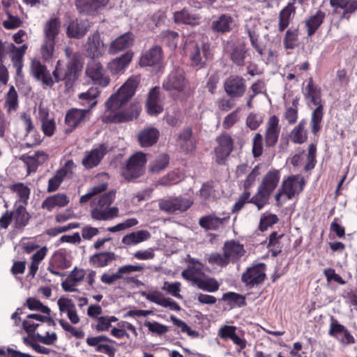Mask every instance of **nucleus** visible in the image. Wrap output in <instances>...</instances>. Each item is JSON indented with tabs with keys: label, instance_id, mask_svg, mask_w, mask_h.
I'll return each instance as SVG.
<instances>
[{
	"label": "nucleus",
	"instance_id": "41",
	"mask_svg": "<svg viewBox=\"0 0 357 357\" xmlns=\"http://www.w3.org/2000/svg\"><path fill=\"white\" fill-rule=\"evenodd\" d=\"M324 105L316 106L311 114L310 126L311 132L316 135L321 129V123L324 118Z\"/></svg>",
	"mask_w": 357,
	"mask_h": 357
},
{
	"label": "nucleus",
	"instance_id": "27",
	"mask_svg": "<svg viewBox=\"0 0 357 357\" xmlns=\"http://www.w3.org/2000/svg\"><path fill=\"white\" fill-rule=\"evenodd\" d=\"M104 44L100 40L99 33H96L88 37L86 45V50L91 59H96L101 56L104 52Z\"/></svg>",
	"mask_w": 357,
	"mask_h": 357
},
{
	"label": "nucleus",
	"instance_id": "48",
	"mask_svg": "<svg viewBox=\"0 0 357 357\" xmlns=\"http://www.w3.org/2000/svg\"><path fill=\"white\" fill-rule=\"evenodd\" d=\"M298 40V29H289L284 36L283 44L286 50H292L296 45Z\"/></svg>",
	"mask_w": 357,
	"mask_h": 357
},
{
	"label": "nucleus",
	"instance_id": "45",
	"mask_svg": "<svg viewBox=\"0 0 357 357\" xmlns=\"http://www.w3.org/2000/svg\"><path fill=\"white\" fill-rule=\"evenodd\" d=\"M270 195L271 194L259 187L257 192L248 201V203L255 204L260 211L268 204Z\"/></svg>",
	"mask_w": 357,
	"mask_h": 357
},
{
	"label": "nucleus",
	"instance_id": "40",
	"mask_svg": "<svg viewBox=\"0 0 357 357\" xmlns=\"http://www.w3.org/2000/svg\"><path fill=\"white\" fill-rule=\"evenodd\" d=\"M88 29L84 23L78 20H72L67 27L66 34L69 38L79 39L84 37Z\"/></svg>",
	"mask_w": 357,
	"mask_h": 357
},
{
	"label": "nucleus",
	"instance_id": "35",
	"mask_svg": "<svg viewBox=\"0 0 357 357\" xmlns=\"http://www.w3.org/2000/svg\"><path fill=\"white\" fill-rule=\"evenodd\" d=\"M229 216L222 218L216 217L214 215H208L202 217L199 220V225L207 230H217L220 226L227 222Z\"/></svg>",
	"mask_w": 357,
	"mask_h": 357
},
{
	"label": "nucleus",
	"instance_id": "42",
	"mask_svg": "<svg viewBox=\"0 0 357 357\" xmlns=\"http://www.w3.org/2000/svg\"><path fill=\"white\" fill-rule=\"evenodd\" d=\"M305 125V119H302L290 132L289 137L294 143L301 144L307 140V133L304 129Z\"/></svg>",
	"mask_w": 357,
	"mask_h": 357
},
{
	"label": "nucleus",
	"instance_id": "17",
	"mask_svg": "<svg viewBox=\"0 0 357 357\" xmlns=\"http://www.w3.org/2000/svg\"><path fill=\"white\" fill-rule=\"evenodd\" d=\"M304 185L303 178L298 180L295 176H291L282 182L281 188L284 192L287 199H291L295 195L303 191Z\"/></svg>",
	"mask_w": 357,
	"mask_h": 357
},
{
	"label": "nucleus",
	"instance_id": "57",
	"mask_svg": "<svg viewBox=\"0 0 357 357\" xmlns=\"http://www.w3.org/2000/svg\"><path fill=\"white\" fill-rule=\"evenodd\" d=\"M158 207L160 211L168 214L176 213L173 196L160 199L158 202Z\"/></svg>",
	"mask_w": 357,
	"mask_h": 357
},
{
	"label": "nucleus",
	"instance_id": "29",
	"mask_svg": "<svg viewBox=\"0 0 357 357\" xmlns=\"http://www.w3.org/2000/svg\"><path fill=\"white\" fill-rule=\"evenodd\" d=\"M174 19L176 24L195 26L199 24L201 17L196 13L190 12L187 8H184L174 13Z\"/></svg>",
	"mask_w": 357,
	"mask_h": 357
},
{
	"label": "nucleus",
	"instance_id": "30",
	"mask_svg": "<svg viewBox=\"0 0 357 357\" xmlns=\"http://www.w3.org/2000/svg\"><path fill=\"white\" fill-rule=\"evenodd\" d=\"M247 56H250V54L245 44L241 43L232 46L229 58L234 64L237 66H243Z\"/></svg>",
	"mask_w": 357,
	"mask_h": 357
},
{
	"label": "nucleus",
	"instance_id": "24",
	"mask_svg": "<svg viewBox=\"0 0 357 357\" xmlns=\"http://www.w3.org/2000/svg\"><path fill=\"white\" fill-rule=\"evenodd\" d=\"M306 82L307 85L303 92L305 98L315 106L324 105L321 98V88L314 84L312 78Z\"/></svg>",
	"mask_w": 357,
	"mask_h": 357
},
{
	"label": "nucleus",
	"instance_id": "39",
	"mask_svg": "<svg viewBox=\"0 0 357 357\" xmlns=\"http://www.w3.org/2000/svg\"><path fill=\"white\" fill-rule=\"evenodd\" d=\"M151 234L147 230H139L125 235L121 242L126 245H134L148 240Z\"/></svg>",
	"mask_w": 357,
	"mask_h": 357
},
{
	"label": "nucleus",
	"instance_id": "63",
	"mask_svg": "<svg viewBox=\"0 0 357 357\" xmlns=\"http://www.w3.org/2000/svg\"><path fill=\"white\" fill-rule=\"evenodd\" d=\"M263 152L262 135L256 133L252 139V154L255 158L261 155Z\"/></svg>",
	"mask_w": 357,
	"mask_h": 357
},
{
	"label": "nucleus",
	"instance_id": "34",
	"mask_svg": "<svg viewBox=\"0 0 357 357\" xmlns=\"http://www.w3.org/2000/svg\"><path fill=\"white\" fill-rule=\"evenodd\" d=\"M280 174L279 170L269 171L263 178L261 183L259 186L269 194H271L276 188L280 181Z\"/></svg>",
	"mask_w": 357,
	"mask_h": 357
},
{
	"label": "nucleus",
	"instance_id": "16",
	"mask_svg": "<svg viewBox=\"0 0 357 357\" xmlns=\"http://www.w3.org/2000/svg\"><path fill=\"white\" fill-rule=\"evenodd\" d=\"M74 165V162L72 160H69L66 162L65 165L58 169L55 174L49 179L48 186L47 191L48 192H52L56 191L63 181L64 178L70 172L72 167Z\"/></svg>",
	"mask_w": 357,
	"mask_h": 357
},
{
	"label": "nucleus",
	"instance_id": "25",
	"mask_svg": "<svg viewBox=\"0 0 357 357\" xmlns=\"http://www.w3.org/2000/svg\"><path fill=\"white\" fill-rule=\"evenodd\" d=\"M133 57V52L127 51L119 57L114 59L108 63V70L112 74H118L124 71L130 63Z\"/></svg>",
	"mask_w": 357,
	"mask_h": 357
},
{
	"label": "nucleus",
	"instance_id": "28",
	"mask_svg": "<svg viewBox=\"0 0 357 357\" xmlns=\"http://www.w3.org/2000/svg\"><path fill=\"white\" fill-rule=\"evenodd\" d=\"M330 4L333 8L343 9L340 17L341 20L349 21L351 15L355 14L357 10V1L330 0Z\"/></svg>",
	"mask_w": 357,
	"mask_h": 357
},
{
	"label": "nucleus",
	"instance_id": "26",
	"mask_svg": "<svg viewBox=\"0 0 357 357\" xmlns=\"http://www.w3.org/2000/svg\"><path fill=\"white\" fill-rule=\"evenodd\" d=\"M177 144L183 152L191 153L195 151L196 144L191 128L187 127L179 133Z\"/></svg>",
	"mask_w": 357,
	"mask_h": 357
},
{
	"label": "nucleus",
	"instance_id": "64",
	"mask_svg": "<svg viewBox=\"0 0 357 357\" xmlns=\"http://www.w3.org/2000/svg\"><path fill=\"white\" fill-rule=\"evenodd\" d=\"M263 122V117L259 114L250 113L246 119V125L251 130H256Z\"/></svg>",
	"mask_w": 357,
	"mask_h": 357
},
{
	"label": "nucleus",
	"instance_id": "7",
	"mask_svg": "<svg viewBox=\"0 0 357 357\" xmlns=\"http://www.w3.org/2000/svg\"><path fill=\"white\" fill-rule=\"evenodd\" d=\"M105 72L102 65L97 59H91L88 61L86 75L92 79L95 84L105 87L109 84L110 79L105 76Z\"/></svg>",
	"mask_w": 357,
	"mask_h": 357
},
{
	"label": "nucleus",
	"instance_id": "43",
	"mask_svg": "<svg viewBox=\"0 0 357 357\" xmlns=\"http://www.w3.org/2000/svg\"><path fill=\"white\" fill-rule=\"evenodd\" d=\"M13 216L15 227L17 229L24 227L28 224L31 218L26 208L22 205L16 208Z\"/></svg>",
	"mask_w": 357,
	"mask_h": 357
},
{
	"label": "nucleus",
	"instance_id": "8",
	"mask_svg": "<svg viewBox=\"0 0 357 357\" xmlns=\"http://www.w3.org/2000/svg\"><path fill=\"white\" fill-rule=\"evenodd\" d=\"M216 142L218 146L214 149L216 162L223 165L234 149V139L228 133H223L217 137Z\"/></svg>",
	"mask_w": 357,
	"mask_h": 357
},
{
	"label": "nucleus",
	"instance_id": "51",
	"mask_svg": "<svg viewBox=\"0 0 357 357\" xmlns=\"http://www.w3.org/2000/svg\"><path fill=\"white\" fill-rule=\"evenodd\" d=\"M8 17L7 20L3 21L2 25L7 30L15 29L20 27L22 21L17 17L12 15L10 11H7L6 14Z\"/></svg>",
	"mask_w": 357,
	"mask_h": 357
},
{
	"label": "nucleus",
	"instance_id": "22",
	"mask_svg": "<svg viewBox=\"0 0 357 357\" xmlns=\"http://www.w3.org/2000/svg\"><path fill=\"white\" fill-rule=\"evenodd\" d=\"M279 120L276 116L269 118L265 133V143L268 147L275 146L278 142L280 129L278 126Z\"/></svg>",
	"mask_w": 357,
	"mask_h": 357
},
{
	"label": "nucleus",
	"instance_id": "5",
	"mask_svg": "<svg viewBox=\"0 0 357 357\" xmlns=\"http://www.w3.org/2000/svg\"><path fill=\"white\" fill-rule=\"evenodd\" d=\"M115 198V192L111 190L102 195L97 201V206L91 211V217L96 220H109L118 216L117 207H109Z\"/></svg>",
	"mask_w": 357,
	"mask_h": 357
},
{
	"label": "nucleus",
	"instance_id": "61",
	"mask_svg": "<svg viewBox=\"0 0 357 357\" xmlns=\"http://www.w3.org/2000/svg\"><path fill=\"white\" fill-rule=\"evenodd\" d=\"M144 326L148 328V329L158 335H163L168 332V327L165 325L161 324L158 322L153 321H146L144 323Z\"/></svg>",
	"mask_w": 357,
	"mask_h": 357
},
{
	"label": "nucleus",
	"instance_id": "21",
	"mask_svg": "<svg viewBox=\"0 0 357 357\" xmlns=\"http://www.w3.org/2000/svg\"><path fill=\"white\" fill-rule=\"evenodd\" d=\"M162 49L159 45H153L141 56L139 64L141 66H155L162 61Z\"/></svg>",
	"mask_w": 357,
	"mask_h": 357
},
{
	"label": "nucleus",
	"instance_id": "20",
	"mask_svg": "<svg viewBox=\"0 0 357 357\" xmlns=\"http://www.w3.org/2000/svg\"><path fill=\"white\" fill-rule=\"evenodd\" d=\"M100 91L96 87H91L86 92L78 94L79 103L84 110L89 113L91 109L96 106L97 98L100 96Z\"/></svg>",
	"mask_w": 357,
	"mask_h": 357
},
{
	"label": "nucleus",
	"instance_id": "44",
	"mask_svg": "<svg viewBox=\"0 0 357 357\" xmlns=\"http://www.w3.org/2000/svg\"><path fill=\"white\" fill-rule=\"evenodd\" d=\"M176 213H183L188 211L194 202L192 197L173 196Z\"/></svg>",
	"mask_w": 357,
	"mask_h": 357
},
{
	"label": "nucleus",
	"instance_id": "60",
	"mask_svg": "<svg viewBox=\"0 0 357 357\" xmlns=\"http://www.w3.org/2000/svg\"><path fill=\"white\" fill-rule=\"evenodd\" d=\"M162 289L167 291L169 294L177 298H182L181 295L179 294L181 291V283L179 282L173 283L165 282Z\"/></svg>",
	"mask_w": 357,
	"mask_h": 357
},
{
	"label": "nucleus",
	"instance_id": "49",
	"mask_svg": "<svg viewBox=\"0 0 357 357\" xmlns=\"http://www.w3.org/2000/svg\"><path fill=\"white\" fill-rule=\"evenodd\" d=\"M282 236L278 235L276 231H273L269 236L268 247L271 248L273 257H277L282 252L280 239Z\"/></svg>",
	"mask_w": 357,
	"mask_h": 357
},
{
	"label": "nucleus",
	"instance_id": "6",
	"mask_svg": "<svg viewBox=\"0 0 357 357\" xmlns=\"http://www.w3.org/2000/svg\"><path fill=\"white\" fill-rule=\"evenodd\" d=\"M146 162V154L142 152L135 153L123 168L122 176L129 181L140 177L144 172Z\"/></svg>",
	"mask_w": 357,
	"mask_h": 357
},
{
	"label": "nucleus",
	"instance_id": "32",
	"mask_svg": "<svg viewBox=\"0 0 357 357\" xmlns=\"http://www.w3.org/2000/svg\"><path fill=\"white\" fill-rule=\"evenodd\" d=\"M69 198L66 195L58 193L47 197L42 203L41 207L48 211H52L55 207H64L69 203Z\"/></svg>",
	"mask_w": 357,
	"mask_h": 357
},
{
	"label": "nucleus",
	"instance_id": "4",
	"mask_svg": "<svg viewBox=\"0 0 357 357\" xmlns=\"http://www.w3.org/2000/svg\"><path fill=\"white\" fill-rule=\"evenodd\" d=\"M61 27V19L58 17H50L43 25V39L40 47V54L45 61H50L55 51L56 39Z\"/></svg>",
	"mask_w": 357,
	"mask_h": 357
},
{
	"label": "nucleus",
	"instance_id": "47",
	"mask_svg": "<svg viewBox=\"0 0 357 357\" xmlns=\"http://www.w3.org/2000/svg\"><path fill=\"white\" fill-rule=\"evenodd\" d=\"M222 300L228 301L231 307H243L246 305L245 296L235 292L229 291L224 294Z\"/></svg>",
	"mask_w": 357,
	"mask_h": 357
},
{
	"label": "nucleus",
	"instance_id": "52",
	"mask_svg": "<svg viewBox=\"0 0 357 357\" xmlns=\"http://www.w3.org/2000/svg\"><path fill=\"white\" fill-rule=\"evenodd\" d=\"M11 190L17 193L21 202L26 204L29 198L30 189L22 183H18L11 186Z\"/></svg>",
	"mask_w": 357,
	"mask_h": 357
},
{
	"label": "nucleus",
	"instance_id": "36",
	"mask_svg": "<svg viewBox=\"0 0 357 357\" xmlns=\"http://www.w3.org/2000/svg\"><path fill=\"white\" fill-rule=\"evenodd\" d=\"M116 255L112 252H97L89 258V263L91 265L102 268L107 266L112 261L116 260Z\"/></svg>",
	"mask_w": 357,
	"mask_h": 357
},
{
	"label": "nucleus",
	"instance_id": "9",
	"mask_svg": "<svg viewBox=\"0 0 357 357\" xmlns=\"http://www.w3.org/2000/svg\"><path fill=\"white\" fill-rule=\"evenodd\" d=\"M30 75L37 81L40 82L43 86L52 87L54 79L47 70V66L40 60L33 59L30 65Z\"/></svg>",
	"mask_w": 357,
	"mask_h": 357
},
{
	"label": "nucleus",
	"instance_id": "59",
	"mask_svg": "<svg viewBox=\"0 0 357 357\" xmlns=\"http://www.w3.org/2000/svg\"><path fill=\"white\" fill-rule=\"evenodd\" d=\"M137 224L138 220L136 218H129L115 226L108 227L107 230L109 232H117L135 226Z\"/></svg>",
	"mask_w": 357,
	"mask_h": 357
},
{
	"label": "nucleus",
	"instance_id": "2",
	"mask_svg": "<svg viewBox=\"0 0 357 357\" xmlns=\"http://www.w3.org/2000/svg\"><path fill=\"white\" fill-rule=\"evenodd\" d=\"M83 65L84 57L80 52H76L65 65L57 61L52 72L54 82H64L65 88L71 89L80 77Z\"/></svg>",
	"mask_w": 357,
	"mask_h": 357
},
{
	"label": "nucleus",
	"instance_id": "12",
	"mask_svg": "<svg viewBox=\"0 0 357 357\" xmlns=\"http://www.w3.org/2000/svg\"><path fill=\"white\" fill-rule=\"evenodd\" d=\"M190 58L192 66L197 68V69L205 68L207 61L212 58L209 44L203 43L201 47L197 44L193 45Z\"/></svg>",
	"mask_w": 357,
	"mask_h": 357
},
{
	"label": "nucleus",
	"instance_id": "50",
	"mask_svg": "<svg viewBox=\"0 0 357 357\" xmlns=\"http://www.w3.org/2000/svg\"><path fill=\"white\" fill-rule=\"evenodd\" d=\"M199 289H202L204 291L208 292H215L218 290L220 287V284L218 281L213 278H208L206 280H203L201 278L200 280L197 281V284Z\"/></svg>",
	"mask_w": 357,
	"mask_h": 357
},
{
	"label": "nucleus",
	"instance_id": "54",
	"mask_svg": "<svg viewBox=\"0 0 357 357\" xmlns=\"http://www.w3.org/2000/svg\"><path fill=\"white\" fill-rule=\"evenodd\" d=\"M6 104L8 107V110H15L18 105V96L17 93L14 88L11 86L7 93L6 98Z\"/></svg>",
	"mask_w": 357,
	"mask_h": 357
},
{
	"label": "nucleus",
	"instance_id": "55",
	"mask_svg": "<svg viewBox=\"0 0 357 357\" xmlns=\"http://www.w3.org/2000/svg\"><path fill=\"white\" fill-rule=\"evenodd\" d=\"M278 222V218L275 214H263L261 217L259 229L261 231H266L268 227L276 224Z\"/></svg>",
	"mask_w": 357,
	"mask_h": 357
},
{
	"label": "nucleus",
	"instance_id": "46",
	"mask_svg": "<svg viewBox=\"0 0 357 357\" xmlns=\"http://www.w3.org/2000/svg\"><path fill=\"white\" fill-rule=\"evenodd\" d=\"M169 157L166 153L160 154L149 165V170L153 173H158L165 169L169 165Z\"/></svg>",
	"mask_w": 357,
	"mask_h": 357
},
{
	"label": "nucleus",
	"instance_id": "15",
	"mask_svg": "<svg viewBox=\"0 0 357 357\" xmlns=\"http://www.w3.org/2000/svg\"><path fill=\"white\" fill-rule=\"evenodd\" d=\"M107 148L105 144H101L91 151H86L82 162V165L86 169H91L98 166L106 154Z\"/></svg>",
	"mask_w": 357,
	"mask_h": 357
},
{
	"label": "nucleus",
	"instance_id": "38",
	"mask_svg": "<svg viewBox=\"0 0 357 357\" xmlns=\"http://www.w3.org/2000/svg\"><path fill=\"white\" fill-rule=\"evenodd\" d=\"M326 14L324 12L319 10L316 13L309 17L305 22V26L307 31V36L310 37L314 34L317 30L322 24Z\"/></svg>",
	"mask_w": 357,
	"mask_h": 357
},
{
	"label": "nucleus",
	"instance_id": "13",
	"mask_svg": "<svg viewBox=\"0 0 357 357\" xmlns=\"http://www.w3.org/2000/svg\"><path fill=\"white\" fill-rule=\"evenodd\" d=\"M109 0H75V4L79 13L96 15L108 4Z\"/></svg>",
	"mask_w": 357,
	"mask_h": 357
},
{
	"label": "nucleus",
	"instance_id": "62",
	"mask_svg": "<svg viewBox=\"0 0 357 357\" xmlns=\"http://www.w3.org/2000/svg\"><path fill=\"white\" fill-rule=\"evenodd\" d=\"M208 262L211 264H216L223 267L226 266L229 263V261L223 252V255L218 252L212 253L208 257Z\"/></svg>",
	"mask_w": 357,
	"mask_h": 357
},
{
	"label": "nucleus",
	"instance_id": "53",
	"mask_svg": "<svg viewBox=\"0 0 357 357\" xmlns=\"http://www.w3.org/2000/svg\"><path fill=\"white\" fill-rule=\"evenodd\" d=\"M141 295L146 300L156 303L160 306L162 305L164 300L166 299V298L164 297L163 294L158 290L150 291L149 292L142 291Z\"/></svg>",
	"mask_w": 357,
	"mask_h": 357
},
{
	"label": "nucleus",
	"instance_id": "11",
	"mask_svg": "<svg viewBox=\"0 0 357 357\" xmlns=\"http://www.w3.org/2000/svg\"><path fill=\"white\" fill-rule=\"evenodd\" d=\"M224 90L231 98H241L246 91L245 80L239 75H230L225 80Z\"/></svg>",
	"mask_w": 357,
	"mask_h": 357
},
{
	"label": "nucleus",
	"instance_id": "33",
	"mask_svg": "<svg viewBox=\"0 0 357 357\" xmlns=\"http://www.w3.org/2000/svg\"><path fill=\"white\" fill-rule=\"evenodd\" d=\"M296 0H290L287 5L280 12L278 29L283 31L289 24L291 16L296 13L294 4Z\"/></svg>",
	"mask_w": 357,
	"mask_h": 357
},
{
	"label": "nucleus",
	"instance_id": "56",
	"mask_svg": "<svg viewBox=\"0 0 357 357\" xmlns=\"http://www.w3.org/2000/svg\"><path fill=\"white\" fill-rule=\"evenodd\" d=\"M26 304L28 308L31 310H38L48 315L51 312L50 309L47 306L44 305L40 301L36 298H29L26 300Z\"/></svg>",
	"mask_w": 357,
	"mask_h": 357
},
{
	"label": "nucleus",
	"instance_id": "18",
	"mask_svg": "<svg viewBox=\"0 0 357 357\" xmlns=\"http://www.w3.org/2000/svg\"><path fill=\"white\" fill-rule=\"evenodd\" d=\"M135 37L132 33L127 32L113 40L109 47L110 54H116L130 47L134 43Z\"/></svg>",
	"mask_w": 357,
	"mask_h": 357
},
{
	"label": "nucleus",
	"instance_id": "10",
	"mask_svg": "<svg viewBox=\"0 0 357 357\" xmlns=\"http://www.w3.org/2000/svg\"><path fill=\"white\" fill-rule=\"evenodd\" d=\"M265 270L266 265L264 263L249 267L242 274L241 281L252 287L261 284L266 278Z\"/></svg>",
	"mask_w": 357,
	"mask_h": 357
},
{
	"label": "nucleus",
	"instance_id": "58",
	"mask_svg": "<svg viewBox=\"0 0 357 357\" xmlns=\"http://www.w3.org/2000/svg\"><path fill=\"white\" fill-rule=\"evenodd\" d=\"M246 33L249 36L252 47L259 54L263 55L264 49L259 44V34L255 30H251L248 28H246Z\"/></svg>",
	"mask_w": 357,
	"mask_h": 357
},
{
	"label": "nucleus",
	"instance_id": "31",
	"mask_svg": "<svg viewBox=\"0 0 357 357\" xmlns=\"http://www.w3.org/2000/svg\"><path fill=\"white\" fill-rule=\"evenodd\" d=\"M87 114H89L87 110L72 108L68 111L66 115V123L74 129L85 121Z\"/></svg>",
	"mask_w": 357,
	"mask_h": 357
},
{
	"label": "nucleus",
	"instance_id": "3",
	"mask_svg": "<svg viewBox=\"0 0 357 357\" xmlns=\"http://www.w3.org/2000/svg\"><path fill=\"white\" fill-rule=\"evenodd\" d=\"M162 87L174 98L186 100L191 95L190 82L181 68L171 71L164 79Z\"/></svg>",
	"mask_w": 357,
	"mask_h": 357
},
{
	"label": "nucleus",
	"instance_id": "1",
	"mask_svg": "<svg viewBox=\"0 0 357 357\" xmlns=\"http://www.w3.org/2000/svg\"><path fill=\"white\" fill-rule=\"evenodd\" d=\"M137 77L129 78L106 102L105 111L102 121L105 123H121L137 119L141 112V107L137 103L132 104L127 109L114 112L113 111L122 107L134 96L139 84Z\"/></svg>",
	"mask_w": 357,
	"mask_h": 357
},
{
	"label": "nucleus",
	"instance_id": "19",
	"mask_svg": "<svg viewBox=\"0 0 357 357\" xmlns=\"http://www.w3.org/2000/svg\"><path fill=\"white\" fill-rule=\"evenodd\" d=\"M223 252L229 262L236 263L244 255L245 250L242 244L231 240L224 243Z\"/></svg>",
	"mask_w": 357,
	"mask_h": 357
},
{
	"label": "nucleus",
	"instance_id": "37",
	"mask_svg": "<svg viewBox=\"0 0 357 357\" xmlns=\"http://www.w3.org/2000/svg\"><path fill=\"white\" fill-rule=\"evenodd\" d=\"M159 137V132L156 128L144 129L138 135V141L142 147H149L155 144Z\"/></svg>",
	"mask_w": 357,
	"mask_h": 357
},
{
	"label": "nucleus",
	"instance_id": "14",
	"mask_svg": "<svg viewBox=\"0 0 357 357\" xmlns=\"http://www.w3.org/2000/svg\"><path fill=\"white\" fill-rule=\"evenodd\" d=\"M234 23V19L231 15L221 14L212 18L210 29L214 33L222 35L231 31Z\"/></svg>",
	"mask_w": 357,
	"mask_h": 357
},
{
	"label": "nucleus",
	"instance_id": "23",
	"mask_svg": "<svg viewBox=\"0 0 357 357\" xmlns=\"http://www.w3.org/2000/svg\"><path fill=\"white\" fill-rule=\"evenodd\" d=\"M146 107L148 114L152 116L158 115L163 111V107L160 103L159 87H153L149 92Z\"/></svg>",
	"mask_w": 357,
	"mask_h": 357
}]
</instances>
